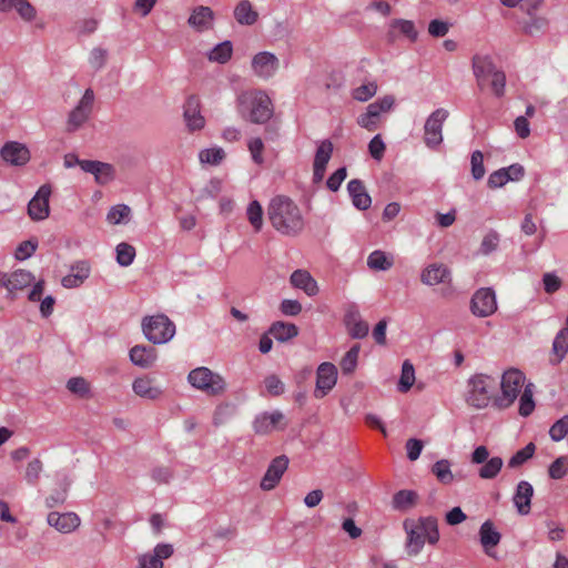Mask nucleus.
Returning <instances> with one entry per match:
<instances>
[{
  "label": "nucleus",
  "mask_w": 568,
  "mask_h": 568,
  "mask_svg": "<svg viewBox=\"0 0 568 568\" xmlns=\"http://www.w3.org/2000/svg\"><path fill=\"white\" fill-rule=\"evenodd\" d=\"M526 377L523 372L517 368H509L500 379L501 394L496 396L494 406L498 409L510 407L517 397L519 398V414L524 417L529 416L535 409L532 384L525 385Z\"/></svg>",
  "instance_id": "1"
},
{
  "label": "nucleus",
  "mask_w": 568,
  "mask_h": 568,
  "mask_svg": "<svg viewBox=\"0 0 568 568\" xmlns=\"http://www.w3.org/2000/svg\"><path fill=\"white\" fill-rule=\"evenodd\" d=\"M267 217L272 226L286 236L300 234L305 225L301 209L292 199L285 195H276L270 201Z\"/></svg>",
  "instance_id": "2"
},
{
  "label": "nucleus",
  "mask_w": 568,
  "mask_h": 568,
  "mask_svg": "<svg viewBox=\"0 0 568 568\" xmlns=\"http://www.w3.org/2000/svg\"><path fill=\"white\" fill-rule=\"evenodd\" d=\"M236 111L245 121L264 124L273 116L274 108L265 91L252 89L237 94Z\"/></svg>",
  "instance_id": "3"
},
{
  "label": "nucleus",
  "mask_w": 568,
  "mask_h": 568,
  "mask_svg": "<svg viewBox=\"0 0 568 568\" xmlns=\"http://www.w3.org/2000/svg\"><path fill=\"white\" fill-rule=\"evenodd\" d=\"M406 532V552L417 556L425 542L436 545L439 540L438 523L435 517L407 518L403 524Z\"/></svg>",
  "instance_id": "4"
},
{
  "label": "nucleus",
  "mask_w": 568,
  "mask_h": 568,
  "mask_svg": "<svg viewBox=\"0 0 568 568\" xmlns=\"http://www.w3.org/2000/svg\"><path fill=\"white\" fill-rule=\"evenodd\" d=\"M473 71L479 90L489 87L494 95L501 98L505 94L506 74L498 69L487 55L473 58Z\"/></svg>",
  "instance_id": "5"
},
{
  "label": "nucleus",
  "mask_w": 568,
  "mask_h": 568,
  "mask_svg": "<svg viewBox=\"0 0 568 568\" xmlns=\"http://www.w3.org/2000/svg\"><path fill=\"white\" fill-rule=\"evenodd\" d=\"M497 379L486 374H476L468 382L467 403L476 408H485L496 398Z\"/></svg>",
  "instance_id": "6"
},
{
  "label": "nucleus",
  "mask_w": 568,
  "mask_h": 568,
  "mask_svg": "<svg viewBox=\"0 0 568 568\" xmlns=\"http://www.w3.org/2000/svg\"><path fill=\"white\" fill-rule=\"evenodd\" d=\"M187 382L192 387L209 396H220L226 390V382L223 376L205 366L192 369L187 375Z\"/></svg>",
  "instance_id": "7"
},
{
  "label": "nucleus",
  "mask_w": 568,
  "mask_h": 568,
  "mask_svg": "<svg viewBox=\"0 0 568 568\" xmlns=\"http://www.w3.org/2000/svg\"><path fill=\"white\" fill-rule=\"evenodd\" d=\"M144 336L153 344H165L175 334L174 323L163 314L146 316L142 321Z\"/></svg>",
  "instance_id": "8"
},
{
  "label": "nucleus",
  "mask_w": 568,
  "mask_h": 568,
  "mask_svg": "<svg viewBox=\"0 0 568 568\" xmlns=\"http://www.w3.org/2000/svg\"><path fill=\"white\" fill-rule=\"evenodd\" d=\"M94 92L87 89L79 100L78 104L69 112L67 120V131H78L89 119L93 110Z\"/></svg>",
  "instance_id": "9"
},
{
  "label": "nucleus",
  "mask_w": 568,
  "mask_h": 568,
  "mask_svg": "<svg viewBox=\"0 0 568 568\" xmlns=\"http://www.w3.org/2000/svg\"><path fill=\"white\" fill-rule=\"evenodd\" d=\"M448 111L445 109L435 110L426 120L424 126V142L434 149L443 142V124L448 118Z\"/></svg>",
  "instance_id": "10"
},
{
  "label": "nucleus",
  "mask_w": 568,
  "mask_h": 568,
  "mask_svg": "<svg viewBox=\"0 0 568 568\" xmlns=\"http://www.w3.org/2000/svg\"><path fill=\"white\" fill-rule=\"evenodd\" d=\"M251 69L255 77L262 80H268L278 71L280 59L270 51H261L253 55Z\"/></svg>",
  "instance_id": "11"
},
{
  "label": "nucleus",
  "mask_w": 568,
  "mask_h": 568,
  "mask_svg": "<svg viewBox=\"0 0 568 568\" xmlns=\"http://www.w3.org/2000/svg\"><path fill=\"white\" fill-rule=\"evenodd\" d=\"M52 193L50 184L39 187L34 196L28 203V215L32 221H43L50 215L49 200Z\"/></svg>",
  "instance_id": "12"
},
{
  "label": "nucleus",
  "mask_w": 568,
  "mask_h": 568,
  "mask_svg": "<svg viewBox=\"0 0 568 568\" xmlns=\"http://www.w3.org/2000/svg\"><path fill=\"white\" fill-rule=\"evenodd\" d=\"M470 310L475 316L488 317L497 311L495 292L483 287L475 292L470 302Z\"/></svg>",
  "instance_id": "13"
},
{
  "label": "nucleus",
  "mask_w": 568,
  "mask_h": 568,
  "mask_svg": "<svg viewBox=\"0 0 568 568\" xmlns=\"http://www.w3.org/2000/svg\"><path fill=\"white\" fill-rule=\"evenodd\" d=\"M336 382V366L329 362L320 364L316 371V386L314 389V396L316 398H323L334 388Z\"/></svg>",
  "instance_id": "14"
},
{
  "label": "nucleus",
  "mask_w": 568,
  "mask_h": 568,
  "mask_svg": "<svg viewBox=\"0 0 568 568\" xmlns=\"http://www.w3.org/2000/svg\"><path fill=\"white\" fill-rule=\"evenodd\" d=\"M34 280L31 272L21 268L11 273L0 272V287L6 288L10 295L30 286Z\"/></svg>",
  "instance_id": "15"
},
{
  "label": "nucleus",
  "mask_w": 568,
  "mask_h": 568,
  "mask_svg": "<svg viewBox=\"0 0 568 568\" xmlns=\"http://www.w3.org/2000/svg\"><path fill=\"white\" fill-rule=\"evenodd\" d=\"M288 458L285 455L275 457L268 465L262 480L261 489L270 491L274 489L288 467Z\"/></svg>",
  "instance_id": "16"
},
{
  "label": "nucleus",
  "mask_w": 568,
  "mask_h": 568,
  "mask_svg": "<svg viewBox=\"0 0 568 568\" xmlns=\"http://www.w3.org/2000/svg\"><path fill=\"white\" fill-rule=\"evenodd\" d=\"M388 110H390V98L385 97L381 101L371 103L367 106L366 112L358 116L357 123L362 128L373 131L377 128L382 113L387 112Z\"/></svg>",
  "instance_id": "17"
},
{
  "label": "nucleus",
  "mask_w": 568,
  "mask_h": 568,
  "mask_svg": "<svg viewBox=\"0 0 568 568\" xmlns=\"http://www.w3.org/2000/svg\"><path fill=\"white\" fill-rule=\"evenodd\" d=\"M183 118L189 131H200L205 125V119L201 113V101L196 95H190L183 106Z\"/></svg>",
  "instance_id": "18"
},
{
  "label": "nucleus",
  "mask_w": 568,
  "mask_h": 568,
  "mask_svg": "<svg viewBox=\"0 0 568 568\" xmlns=\"http://www.w3.org/2000/svg\"><path fill=\"white\" fill-rule=\"evenodd\" d=\"M0 156L11 165L22 166L30 161L31 154L23 143L9 141L1 148Z\"/></svg>",
  "instance_id": "19"
},
{
  "label": "nucleus",
  "mask_w": 568,
  "mask_h": 568,
  "mask_svg": "<svg viewBox=\"0 0 568 568\" xmlns=\"http://www.w3.org/2000/svg\"><path fill=\"white\" fill-rule=\"evenodd\" d=\"M333 154V143L329 140H323L318 143L313 162V182L323 181L326 166Z\"/></svg>",
  "instance_id": "20"
},
{
  "label": "nucleus",
  "mask_w": 568,
  "mask_h": 568,
  "mask_svg": "<svg viewBox=\"0 0 568 568\" xmlns=\"http://www.w3.org/2000/svg\"><path fill=\"white\" fill-rule=\"evenodd\" d=\"M82 171L94 176L95 183L106 185L115 179V169L112 164L95 160L84 161Z\"/></svg>",
  "instance_id": "21"
},
{
  "label": "nucleus",
  "mask_w": 568,
  "mask_h": 568,
  "mask_svg": "<svg viewBox=\"0 0 568 568\" xmlns=\"http://www.w3.org/2000/svg\"><path fill=\"white\" fill-rule=\"evenodd\" d=\"M91 265L88 261L81 260L70 266L69 273L62 277L61 285L65 288L80 287L90 276Z\"/></svg>",
  "instance_id": "22"
},
{
  "label": "nucleus",
  "mask_w": 568,
  "mask_h": 568,
  "mask_svg": "<svg viewBox=\"0 0 568 568\" xmlns=\"http://www.w3.org/2000/svg\"><path fill=\"white\" fill-rule=\"evenodd\" d=\"M47 521L49 526L54 527L61 534H70L81 524L80 517L72 511L63 514L51 511L47 517Z\"/></svg>",
  "instance_id": "23"
},
{
  "label": "nucleus",
  "mask_w": 568,
  "mask_h": 568,
  "mask_svg": "<svg viewBox=\"0 0 568 568\" xmlns=\"http://www.w3.org/2000/svg\"><path fill=\"white\" fill-rule=\"evenodd\" d=\"M132 389L136 396L150 400H156L163 394L161 387L154 384V379L146 375L136 377L132 383Z\"/></svg>",
  "instance_id": "24"
},
{
  "label": "nucleus",
  "mask_w": 568,
  "mask_h": 568,
  "mask_svg": "<svg viewBox=\"0 0 568 568\" xmlns=\"http://www.w3.org/2000/svg\"><path fill=\"white\" fill-rule=\"evenodd\" d=\"M283 419L284 415L280 410L264 412L255 417L253 422L254 432L261 435L270 434L277 428Z\"/></svg>",
  "instance_id": "25"
},
{
  "label": "nucleus",
  "mask_w": 568,
  "mask_h": 568,
  "mask_svg": "<svg viewBox=\"0 0 568 568\" xmlns=\"http://www.w3.org/2000/svg\"><path fill=\"white\" fill-rule=\"evenodd\" d=\"M129 357L133 365L150 368L156 362L158 354L151 346L135 345L130 349Z\"/></svg>",
  "instance_id": "26"
},
{
  "label": "nucleus",
  "mask_w": 568,
  "mask_h": 568,
  "mask_svg": "<svg viewBox=\"0 0 568 568\" xmlns=\"http://www.w3.org/2000/svg\"><path fill=\"white\" fill-rule=\"evenodd\" d=\"M16 10L21 19L31 22L37 17L36 8L28 0H0V12Z\"/></svg>",
  "instance_id": "27"
},
{
  "label": "nucleus",
  "mask_w": 568,
  "mask_h": 568,
  "mask_svg": "<svg viewBox=\"0 0 568 568\" xmlns=\"http://www.w3.org/2000/svg\"><path fill=\"white\" fill-rule=\"evenodd\" d=\"M534 488L530 483L521 480L518 483L514 495V504L520 515H528L531 508Z\"/></svg>",
  "instance_id": "28"
},
{
  "label": "nucleus",
  "mask_w": 568,
  "mask_h": 568,
  "mask_svg": "<svg viewBox=\"0 0 568 568\" xmlns=\"http://www.w3.org/2000/svg\"><path fill=\"white\" fill-rule=\"evenodd\" d=\"M214 13L209 7L199 6L193 9L189 24L199 32L210 30L213 27Z\"/></svg>",
  "instance_id": "29"
},
{
  "label": "nucleus",
  "mask_w": 568,
  "mask_h": 568,
  "mask_svg": "<svg viewBox=\"0 0 568 568\" xmlns=\"http://www.w3.org/2000/svg\"><path fill=\"white\" fill-rule=\"evenodd\" d=\"M347 192L352 199L353 205L356 209L364 211L371 206V196L367 194L361 180H351L347 184Z\"/></svg>",
  "instance_id": "30"
},
{
  "label": "nucleus",
  "mask_w": 568,
  "mask_h": 568,
  "mask_svg": "<svg viewBox=\"0 0 568 568\" xmlns=\"http://www.w3.org/2000/svg\"><path fill=\"white\" fill-rule=\"evenodd\" d=\"M450 281V272L444 264H430L422 273V282L426 285H437Z\"/></svg>",
  "instance_id": "31"
},
{
  "label": "nucleus",
  "mask_w": 568,
  "mask_h": 568,
  "mask_svg": "<svg viewBox=\"0 0 568 568\" xmlns=\"http://www.w3.org/2000/svg\"><path fill=\"white\" fill-rule=\"evenodd\" d=\"M344 321L347 331L353 338H363L368 334V324L361 318L358 311L348 310L345 314Z\"/></svg>",
  "instance_id": "32"
},
{
  "label": "nucleus",
  "mask_w": 568,
  "mask_h": 568,
  "mask_svg": "<svg viewBox=\"0 0 568 568\" xmlns=\"http://www.w3.org/2000/svg\"><path fill=\"white\" fill-rule=\"evenodd\" d=\"M291 284L303 290L308 296H315L318 293V286L312 275L304 270H296L290 277Z\"/></svg>",
  "instance_id": "33"
},
{
  "label": "nucleus",
  "mask_w": 568,
  "mask_h": 568,
  "mask_svg": "<svg viewBox=\"0 0 568 568\" xmlns=\"http://www.w3.org/2000/svg\"><path fill=\"white\" fill-rule=\"evenodd\" d=\"M480 544L488 556H493L490 549L496 547L500 541V534L494 528L490 520H486L479 529Z\"/></svg>",
  "instance_id": "34"
},
{
  "label": "nucleus",
  "mask_w": 568,
  "mask_h": 568,
  "mask_svg": "<svg viewBox=\"0 0 568 568\" xmlns=\"http://www.w3.org/2000/svg\"><path fill=\"white\" fill-rule=\"evenodd\" d=\"M234 18L241 26H252L258 19V13L248 0H241L234 9Z\"/></svg>",
  "instance_id": "35"
},
{
  "label": "nucleus",
  "mask_w": 568,
  "mask_h": 568,
  "mask_svg": "<svg viewBox=\"0 0 568 568\" xmlns=\"http://www.w3.org/2000/svg\"><path fill=\"white\" fill-rule=\"evenodd\" d=\"M568 353V328H562L556 335L552 342V357L550 363L554 365L559 364Z\"/></svg>",
  "instance_id": "36"
},
{
  "label": "nucleus",
  "mask_w": 568,
  "mask_h": 568,
  "mask_svg": "<svg viewBox=\"0 0 568 568\" xmlns=\"http://www.w3.org/2000/svg\"><path fill=\"white\" fill-rule=\"evenodd\" d=\"M268 333L278 342H286L297 336L298 328L295 324L278 321L272 324Z\"/></svg>",
  "instance_id": "37"
},
{
  "label": "nucleus",
  "mask_w": 568,
  "mask_h": 568,
  "mask_svg": "<svg viewBox=\"0 0 568 568\" xmlns=\"http://www.w3.org/2000/svg\"><path fill=\"white\" fill-rule=\"evenodd\" d=\"M416 376L413 364L407 359L402 365V372L396 388L399 393H408L415 385Z\"/></svg>",
  "instance_id": "38"
},
{
  "label": "nucleus",
  "mask_w": 568,
  "mask_h": 568,
  "mask_svg": "<svg viewBox=\"0 0 568 568\" xmlns=\"http://www.w3.org/2000/svg\"><path fill=\"white\" fill-rule=\"evenodd\" d=\"M233 53V45L231 41H223L216 44L207 54V59L211 62L224 64L226 63Z\"/></svg>",
  "instance_id": "39"
},
{
  "label": "nucleus",
  "mask_w": 568,
  "mask_h": 568,
  "mask_svg": "<svg viewBox=\"0 0 568 568\" xmlns=\"http://www.w3.org/2000/svg\"><path fill=\"white\" fill-rule=\"evenodd\" d=\"M418 499V495L414 490H399L393 496V507L399 510H408L413 508Z\"/></svg>",
  "instance_id": "40"
},
{
  "label": "nucleus",
  "mask_w": 568,
  "mask_h": 568,
  "mask_svg": "<svg viewBox=\"0 0 568 568\" xmlns=\"http://www.w3.org/2000/svg\"><path fill=\"white\" fill-rule=\"evenodd\" d=\"M503 465L504 460L501 457H491L478 469V476L481 479H494L500 473Z\"/></svg>",
  "instance_id": "41"
},
{
  "label": "nucleus",
  "mask_w": 568,
  "mask_h": 568,
  "mask_svg": "<svg viewBox=\"0 0 568 568\" xmlns=\"http://www.w3.org/2000/svg\"><path fill=\"white\" fill-rule=\"evenodd\" d=\"M116 263L122 267L130 266L135 258V248L129 243L122 242L115 247Z\"/></svg>",
  "instance_id": "42"
},
{
  "label": "nucleus",
  "mask_w": 568,
  "mask_h": 568,
  "mask_svg": "<svg viewBox=\"0 0 568 568\" xmlns=\"http://www.w3.org/2000/svg\"><path fill=\"white\" fill-rule=\"evenodd\" d=\"M225 158V152L220 146L201 150L199 160L202 164L219 165Z\"/></svg>",
  "instance_id": "43"
},
{
  "label": "nucleus",
  "mask_w": 568,
  "mask_h": 568,
  "mask_svg": "<svg viewBox=\"0 0 568 568\" xmlns=\"http://www.w3.org/2000/svg\"><path fill=\"white\" fill-rule=\"evenodd\" d=\"M246 216L251 225L256 232L263 226V209L258 201H252L246 209Z\"/></svg>",
  "instance_id": "44"
},
{
  "label": "nucleus",
  "mask_w": 568,
  "mask_h": 568,
  "mask_svg": "<svg viewBox=\"0 0 568 568\" xmlns=\"http://www.w3.org/2000/svg\"><path fill=\"white\" fill-rule=\"evenodd\" d=\"M432 473L442 484H450L454 480V475L450 470V463L447 459L436 462L432 467Z\"/></svg>",
  "instance_id": "45"
},
{
  "label": "nucleus",
  "mask_w": 568,
  "mask_h": 568,
  "mask_svg": "<svg viewBox=\"0 0 568 568\" xmlns=\"http://www.w3.org/2000/svg\"><path fill=\"white\" fill-rule=\"evenodd\" d=\"M536 450L534 443L527 444L524 448L519 449L508 462V467L518 468L530 459Z\"/></svg>",
  "instance_id": "46"
},
{
  "label": "nucleus",
  "mask_w": 568,
  "mask_h": 568,
  "mask_svg": "<svg viewBox=\"0 0 568 568\" xmlns=\"http://www.w3.org/2000/svg\"><path fill=\"white\" fill-rule=\"evenodd\" d=\"M359 345L356 344L349 348V351L343 356L341 361V369L344 374H351L357 366Z\"/></svg>",
  "instance_id": "47"
},
{
  "label": "nucleus",
  "mask_w": 568,
  "mask_h": 568,
  "mask_svg": "<svg viewBox=\"0 0 568 568\" xmlns=\"http://www.w3.org/2000/svg\"><path fill=\"white\" fill-rule=\"evenodd\" d=\"M377 92V84L374 81H367L356 87L352 91L353 99L365 102L374 97Z\"/></svg>",
  "instance_id": "48"
},
{
  "label": "nucleus",
  "mask_w": 568,
  "mask_h": 568,
  "mask_svg": "<svg viewBox=\"0 0 568 568\" xmlns=\"http://www.w3.org/2000/svg\"><path fill=\"white\" fill-rule=\"evenodd\" d=\"M568 473V456L556 458L549 466L548 474L552 479H561Z\"/></svg>",
  "instance_id": "49"
},
{
  "label": "nucleus",
  "mask_w": 568,
  "mask_h": 568,
  "mask_svg": "<svg viewBox=\"0 0 568 568\" xmlns=\"http://www.w3.org/2000/svg\"><path fill=\"white\" fill-rule=\"evenodd\" d=\"M131 213V210L125 204H118L112 206L108 214H106V221L110 224L116 225L122 223Z\"/></svg>",
  "instance_id": "50"
},
{
  "label": "nucleus",
  "mask_w": 568,
  "mask_h": 568,
  "mask_svg": "<svg viewBox=\"0 0 568 568\" xmlns=\"http://www.w3.org/2000/svg\"><path fill=\"white\" fill-rule=\"evenodd\" d=\"M367 265L371 270L385 271L389 266V262L384 252L376 250L367 257Z\"/></svg>",
  "instance_id": "51"
},
{
  "label": "nucleus",
  "mask_w": 568,
  "mask_h": 568,
  "mask_svg": "<svg viewBox=\"0 0 568 568\" xmlns=\"http://www.w3.org/2000/svg\"><path fill=\"white\" fill-rule=\"evenodd\" d=\"M568 435V415L558 419L549 429V436L554 442H560Z\"/></svg>",
  "instance_id": "52"
},
{
  "label": "nucleus",
  "mask_w": 568,
  "mask_h": 568,
  "mask_svg": "<svg viewBox=\"0 0 568 568\" xmlns=\"http://www.w3.org/2000/svg\"><path fill=\"white\" fill-rule=\"evenodd\" d=\"M67 388L81 397L89 395L90 385L83 377H72L67 383Z\"/></svg>",
  "instance_id": "53"
},
{
  "label": "nucleus",
  "mask_w": 568,
  "mask_h": 568,
  "mask_svg": "<svg viewBox=\"0 0 568 568\" xmlns=\"http://www.w3.org/2000/svg\"><path fill=\"white\" fill-rule=\"evenodd\" d=\"M471 175L478 181L484 178L486 170L484 166V155L480 151H474L470 158Z\"/></svg>",
  "instance_id": "54"
},
{
  "label": "nucleus",
  "mask_w": 568,
  "mask_h": 568,
  "mask_svg": "<svg viewBox=\"0 0 568 568\" xmlns=\"http://www.w3.org/2000/svg\"><path fill=\"white\" fill-rule=\"evenodd\" d=\"M38 247L37 240H28L20 243L14 252V257L19 261H23L32 256Z\"/></svg>",
  "instance_id": "55"
},
{
  "label": "nucleus",
  "mask_w": 568,
  "mask_h": 568,
  "mask_svg": "<svg viewBox=\"0 0 568 568\" xmlns=\"http://www.w3.org/2000/svg\"><path fill=\"white\" fill-rule=\"evenodd\" d=\"M70 484H71V481L68 478H65L62 489L59 491H55V493L51 494L49 497H47L45 505L48 508H53L55 506L62 505L65 501L67 491H68Z\"/></svg>",
  "instance_id": "56"
},
{
  "label": "nucleus",
  "mask_w": 568,
  "mask_h": 568,
  "mask_svg": "<svg viewBox=\"0 0 568 568\" xmlns=\"http://www.w3.org/2000/svg\"><path fill=\"white\" fill-rule=\"evenodd\" d=\"M346 176L347 171L345 166L337 169L334 173H332L328 176L326 181L327 189L332 192H337Z\"/></svg>",
  "instance_id": "57"
},
{
  "label": "nucleus",
  "mask_w": 568,
  "mask_h": 568,
  "mask_svg": "<svg viewBox=\"0 0 568 568\" xmlns=\"http://www.w3.org/2000/svg\"><path fill=\"white\" fill-rule=\"evenodd\" d=\"M248 151L251 153L252 160L256 164H262L264 162L263 159V151H264V143L262 139L260 138H253L248 141L247 144Z\"/></svg>",
  "instance_id": "58"
},
{
  "label": "nucleus",
  "mask_w": 568,
  "mask_h": 568,
  "mask_svg": "<svg viewBox=\"0 0 568 568\" xmlns=\"http://www.w3.org/2000/svg\"><path fill=\"white\" fill-rule=\"evenodd\" d=\"M499 244V235L496 232H489L486 234L480 244V253L488 255L494 252Z\"/></svg>",
  "instance_id": "59"
},
{
  "label": "nucleus",
  "mask_w": 568,
  "mask_h": 568,
  "mask_svg": "<svg viewBox=\"0 0 568 568\" xmlns=\"http://www.w3.org/2000/svg\"><path fill=\"white\" fill-rule=\"evenodd\" d=\"M548 24L546 18L531 16L529 21L524 26L525 32L528 34H536L542 31Z\"/></svg>",
  "instance_id": "60"
},
{
  "label": "nucleus",
  "mask_w": 568,
  "mask_h": 568,
  "mask_svg": "<svg viewBox=\"0 0 568 568\" xmlns=\"http://www.w3.org/2000/svg\"><path fill=\"white\" fill-rule=\"evenodd\" d=\"M393 29H398L409 40L414 41L417 38L415 26L409 20H393Z\"/></svg>",
  "instance_id": "61"
},
{
  "label": "nucleus",
  "mask_w": 568,
  "mask_h": 568,
  "mask_svg": "<svg viewBox=\"0 0 568 568\" xmlns=\"http://www.w3.org/2000/svg\"><path fill=\"white\" fill-rule=\"evenodd\" d=\"M108 52L102 48H94L90 52L89 63L94 70H100L106 62Z\"/></svg>",
  "instance_id": "62"
},
{
  "label": "nucleus",
  "mask_w": 568,
  "mask_h": 568,
  "mask_svg": "<svg viewBox=\"0 0 568 568\" xmlns=\"http://www.w3.org/2000/svg\"><path fill=\"white\" fill-rule=\"evenodd\" d=\"M42 471V463L40 459L36 458L33 460H31L28 466H27V469H26V480L33 485L36 484V481L38 480L40 474Z\"/></svg>",
  "instance_id": "63"
},
{
  "label": "nucleus",
  "mask_w": 568,
  "mask_h": 568,
  "mask_svg": "<svg viewBox=\"0 0 568 568\" xmlns=\"http://www.w3.org/2000/svg\"><path fill=\"white\" fill-rule=\"evenodd\" d=\"M385 149V143L383 142L379 134L375 135L368 144L369 154L374 160L377 161L382 160Z\"/></svg>",
  "instance_id": "64"
}]
</instances>
